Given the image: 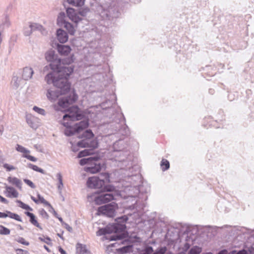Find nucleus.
Here are the masks:
<instances>
[{
    "instance_id": "ea45409f",
    "label": "nucleus",
    "mask_w": 254,
    "mask_h": 254,
    "mask_svg": "<svg viewBox=\"0 0 254 254\" xmlns=\"http://www.w3.org/2000/svg\"><path fill=\"white\" fill-rule=\"evenodd\" d=\"M76 133L77 132H75L73 126L72 127H70L69 128L66 129L64 131V134L67 136H72Z\"/></svg>"
},
{
    "instance_id": "e2e57ef3",
    "label": "nucleus",
    "mask_w": 254,
    "mask_h": 254,
    "mask_svg": "<svg viewBox=\"0 0 254 254\" xmlns=\"http://www.w3.org/2000/svg\"><path fill=\"white\" fill-rule=\"evenodd\" d=\"M50 207L49 211L53 213L54 215L56 217H58V213L55 210L54 208L53 207V206L51 205V206H49Z\"/></svg>"
},
{
    "instance_id": "09e8293b",
    "label": "nucleus",
    "mask_w": 254,
    "mask_h": 254,
    "mask_svg": "<svg viewBox=\"0 0 254 254\" xmlns=\"http://www.w3.org/2000/svg\"><path fill=\"white\" fill-rule=\"evenodd\" d=\"M24 182L29 186L32 189H35L36 188V186L35 184L30 180L27 179H24L23 180Z\"/></svg>"
},
{
    "instance_id": "cd10ccee",
    "label": "nucleus",
    "mask_w": 254,
    "mask_h": 254,
    "mask_svg": "<svg viewBox=\"0 0 254 254\" xmlns=\"http://www.w3.org/2000/svg\"><path fill=\"white\" fill-rule=\"evenodd\" d=\"M93 152L92 149H85L79 152L77 155V157L80 158L86 156H89L92 154Z\"/></svg>"
},
{
    "instance_id": "3c124183",
    "label": "nucleus",
    "mask_w": 254,
    "mask_h": 254,
    "mask_svg": "<svg viewBox=\"0 0 254 254\" xmlns=\"http://www.w3.org/2000/svg\"><path fill=\"white\" fill-rule=\"evenodd\" d=\"M217 254H237L236 250H233L230 253L228 252L226 249H223L219 251Z\"/></svg>"
},
{
    "instance_id": "4468645a",
    "label": "nucleus",
    "mask_w": 254,
    "mask_h": 254,
    "mask_svg": "<svg viewBox=\"0 0 254 254\" xmlns=\"http://www.w3.org/2000/svg\"><path fill=\"white\" fill-rule=\"evenodd\" d=\"M57 37L61 43H65L68 38L67 33L62 29H58L57 30Z\"/></svg>"
},
{
    "instance_id": "4c0bfd02",
    "label": "nucleus",
    "mask_w": 254,
    "mask_h": 254,
    "mask_svg": "<svg viewBox=\"0 0 254 254\" xmlns=\"http://www.w3.org/2000/svg\"><path fill=\"white\" fill-rule=\"evenodd\" d=\"M202 251V249L198 246H193L190 249L188 254H199Z\"/></svg>"
},
{
    "instance_id": "052dcab7",
    "label": "nucleus",
    "mask_w": 254,
    "mask_h": 254,
    "mask_svg": "<svg viewBox=\"0 0 254 254\" xmlns=\"http://www.w3.org/2000/svg\"><path fill=\"white\" fill-rule=\"evenodd\" d=\"M16 202H17V203L19 204V206L20 207H21V208L22 209H24L25 206H26V204L24 203V202H23L22 201L20 200H18L17 199L16 200Z\"/></svg>"
},
{
    "instance_id": "9b49d317",
    "label": "nucleus",
    "mask_w": 254,
    "mask_h": 254,
    "mask_svg": "<svg viewBox=\"0 0 254 254\" xmlns=\"http://www.w3.org/2000/svg\"><path fill=\"white\" fill-rule=\"evenodd\" d=\"M89 126L88 120H84L75 124L73 126L75 132L79 133L83 129L87 128Z\"/></svg>"
},
{
    "instance_id": "0e129e2a",
    "label": "nucleus",
    "mask_w": 254,
    "mask_h": 254,
    "mask_svg": "<svg viewBox=\"0 0 254 254\" xmlns=\"http://www.w3.org/2000/svg\"><path fill=\"white\" fill-rule=\"evenodd\" d=\"M0 201L3 203H5V204H7L8 203V201L6 198L2 197L0 195Z\"/></svg>"
},
{
    "instance_id": "13d9d810",
    "label": "nucleus",
    "mask_w": 254,
    "mask_h": 254,
    "mask_svg": "<svg viewBox=\"0 0 254 254\" xmlns=\"http://www.w3.org/2000/svg\"><path fill=\"white\" fill-rule=\"evenodd\" d=\"M15 252L16 254H30L28 251L21 249H15Z\"/></svg>"
},
{
    "instance_id": "f3484780",
    "label": "nucleus",
    "mask_w": 254,
    "mask_h": 254,
    "mask_svg": "<svg viewBox=\"0 0 254 254\" xmlns=\"http://www.w3.org/2000/svg\"><path fill=\"white\" fill-rule=\"evenodd\" d=\"M5 193L6 194V196L9 198H16L18 196V192L17 191L12 187L10 186H5Z\"/></svg>"
},
{
    "instance_id": "a211bd4d",
    "label": "nucleus",
    "mask_w": 254,
    "mask_h": 254,
    "mask_svg": "<svg viewBox=\"0 0 254 254\" xmlns=\"http://www.w3.org/2000/svg\"><path fill=\"white\" fill-rule=\"evenodd\" d=\"M34 73L32 68L29 67H25L23 69L22 77L23 79L28 80L30 79Z\"/></svg>"
},
{
    "instance_id": "f704fd0d",
    "label": "nucleus",
    "mask_w": 254,
    "mask_h": 254,
    "mask_svg": "<svg viewBox=\"0 0 254 254\" xmlns=\"http://www.w3.org/2000/svg\"><path fill=\"white\" fill-rule=\"evenodd\" d=\"M161 167L162 170L164 171L169 169L170 168L169 162L165 159H163L160 163Z\"/></svg>"
},
{
    "instance_id": "7ed1b4c3",
    "label": "nucleus",
    "mask_w": 254,
    "mask_h": 254,
    "mask_svg": "<svg viewBox=\"0 0 254 254\" xmlns=\"http://www.w3.org/2000/svg\"><path fill=\"white\" fill-rule=\"evenodd\" d=\"M110 175L108 173H101L99 176H93L88 178L87 181V186L91 189H102L106 183H109Z\"/></svg>"
},
{
    "instance_id": "412c9836",
    "label": "nucleus",
    "mask_w": 254,
    "mask_h": 254,
    "mask_svg": "<svg viewBox=\"0 0 254 254\" xmlns=\"http://www.w3.org/2000/svg\"><path fill=\"white\" fill-rule=\"evenodd\" d=\"M113 148L115 152L123 151L126 148V144L123 140H119L114 143Z\"/></svg>"
},
{
    "instance_id": "473e14b6",
    "label": "nucleus",
    "mask_w": 254,
    "mask_h": 254,
    "mask_svg": "<svg viewBox=\"0 0 254 254\" xmlns=\"http://www.w3.org/2000/svg\"><path fill=\"white\" fill-rule=\"evenodd\" d=\"M98 147V142L96 139H93L89 142L88 141V148H89V149H92V151L93 150L97 148Z\"/></svg>"
},
{
    "instance_id": "603ef678",
    "label": "nucleus",
    "mask_w": 254,
    "mask_h": 254,
    "mask_svg": "<svg viewBox=\"0 0 254 254\" xmlns=\"http://www.w3.org/2000/svg\"><path fill=\"white\" fill-rule=\"evenodd\" d=\"M39 214L42 216V217L48 219L49 218V215L47 212L43 209L42 208L39 210Z\"/></svg>"
},
{
    "instance_id": "6e6d98bb",
    "label": "nucleus",
    "mask_w": 254,
    "mask_h": 254,
    "mask_svg": "<svg viewBox=\"0 0 254 254\" xmlns=\"http://www.w3.org/2000/svg\"><path fill=\"white\" fill-rule=\"evenodd\" d=\"M23 157L27 158V159L32 161V162H36L37 161V159L35 157L28 155V154H23Z\"/></svg>"
},
{
    "instance_id": "f03ea898",
    "label": "nucleus",
    "mask_w": 254,
    "mask_h": 254,
    "mask_svg": "<svg viewBox=\"0 0 254 254\" xmlns=\"http://www.w3.org/2000/svg\"><path fill=\"white\" fill-rule=\"evenodd\" d=\"M100 192L97 191L98 195L95 197V202L96 204L107 203L115 199L116 192L114 186L107 185L103 188L100 189Z\"/></svg>"
},
{
    "instance_id": "a878e982",
    "label": "nucleus",
    "mask_w": 254,
    "mask_h": 254,
    "mask_svg": "<svg viewBox=\"0 0 254 254\" xmlns=\"http://www.w3.org/2000/svg\"><path fill=\"white\" fill-rule=\"evenodd\" d=\"M29 28H30L33 32L35 31H42L43 29V27L42 25L37 23H29Z\"/></svg>"
},
{
    "instance_id": "680f3d73",
    "label": "nucleus",
    "mask_w": 254,
    "mask_h": 254,
    "mask_svg": "<svg viewBox=\"0 0 254 254\" xmlns=\"http://www.w3.org/2000/svg\"><path fill=\"white\" fill-rule=\"evenodd\" d=\"M64 226V227L69 232H71L72 231V228L71 227H70L68 224L64 223L63 225Z\"/></svg>"
},
{
    "instance_id": "c756f323",
    "label": "nucleus",
    "mask_w": 254,
    "mask_h": 254,
    "mask_svg": "<svg viewBox=\"0 0 254 254\" xmlns=\"http://www.w3.org/2000/svg\"><path fill=\"white\" fill-rule=\"evenodd\" d=\"M67 1L70 4L79 7L84 4L85 0H67Z\"/></svg>"
},
{
    "instance_id": "c03bdc74",
    "label": "nucleus",
    "mask_w": 254,
    "mask_h": 254,
    "mask_svg": "<svg viewBox=\"0 0 254 254\" xmlns=\"http://www.w3.org/2000/svg\"><path fill=\"white\" fill-rule=\"evenodd\" d=\"M77 145L81 148H88V141L84 139L81 140L77 142Z\"/></svg>"
},
{
    "instance_id": "f8f14e48",
    "label": "nucleus",
    "mask_w": 254,
    "mask_h": 254,
    "mask_svg": "<svg viewBox=\"0 0 254 254\" xmlns=\"http://www.w3.org/2000/svg\"><path fill=\"white\" fill-rule=\"evenodd\" d=\"M57 49L61 56H67L70 52L71 49L69 46L57 44Z\"/></svg>"
},
{
    "instance_id": "bb28decb",
    "label": "nucleus",
    "mask_w": 254,
    "mask_h": 254,
    "mask_svg": "<svg viewBox=\"0 0 254 254\" xmlns=\"http://www.w3.org/2000/svg\"><path fill=\"white\" fill-rule=\"evenodd\" d=\"M65 15L63 12L59 13L57 18V23L60 26H63L65 23L67 22L65 20Z\"/></svg>"
},
{
    "instance_id": "5701e85b",
    "label": "nucleus",
    "mask_w": 254,
    "mask_h": 254,
    "mask_svg": "<svg viewBox=\"0 0 254 254\" xmlns=\"http://www.w3.org/2000/svg\"><path fill=\"white\" fill-rule=\"evenodd\" d=\"M132 251V246L127 245L116 249L117 254H126Z\"/></svg>"
},
{
    "instance_id": "72a5a7b5",
    "label": "nucleus",
    "mask_w": 254,
    "mask_h": 254,
    "mask_svg": "<svg viewBox=\"0 0 254 254\" xmlns=\"http://www.w3.org/2000/svg\"><path fill=\"white\" fill-rule=\"evenodd\" d=\"M6 212L8 213V217H10V218L13 219L19 222L22 221L21 217L17 214L11 212L8 210H6Z\"/></svg>"
},
{
    "instance_id": "774afa93",
    "label": "nucleus",
    "mask_w": 254,
    "mask_h": 254,
    "mask_svg": "<svg viewBox=\"0 0 254 254\" xmlns=\"http://www.w3.org/2000/svg\"><path fill=\"white\" fill-rule=\"evenodd\" d=\"M59 251L61 254H67L66 252L61 247L59 248Z\"/></svg>"
},
{
    "instance_id": "5fc2aeb1",
    "label": "nucleus",
    "mask_w": 254,
    "mask_h": 254,
    "mask_svg": "<svg viewBox=\"0 0 254 254\" xmlns=\"http://www.w3.org/2000/svg\"><path fill=\"white\" fill-rule=\"evenodd\" d=\"M39 239L41 241L45 242L47 245H50L51 244V243L50 242L51 241V239L50 237H49L48 236L46 237L45 238H43L40 237H39Z\"/></svg>"
},
{
    "instance_id": "0eeeda50",
    "label": "nucleus",
    "mask_w": 254,
    "mask_h": 254,
    "mask_svg": "<svg viewBox=\"0 0 254 254\" xmlns=\"http://www.w3.org/2000/svg\"><path fill=\"white\" fill-rule=\"evenodd\" d=\"M118 208V204L115 202H112L99 207L97 209V214L99 215L113 217L116 214V210Z\"/></svg>"
},
{
    "instance_id": "1a4fd4ad",
    "label": "nucleus",
    "mask_w": 254,
    "mask_h": 254,
    "mask_svg": "<svg viewBox=\"0 0 254 254\" xmlns=\"http://www.w3.org/2000/svg\"><path fill=\"white\" fill-rule=\"evenodd\" d=\"M66 14L68 17L74 23L77 24L79 21L82 20V18L78 15L77 11L71 7H67L66 8Z\"/></svg>"
},
{
    "instance_id": "8fccbe9b",
    "label": "nucleus",
    "mask_w": 254,
    "mask_h": 254,
    "mask_svg": "<svg viewBox=\"0 0 254 254\" xmlns=\"http://www.w3.org/2000/svg\"><path fill=\"white\" fill-rule=\"evenodd\" d=\"M3 167L5 168L7 171H11L12 170H15V167L13 166L10 165L7 163H4L3 165Z\"/></svg>"
},
{
    "instance_id": "393cba45",
    "label": "nucleus",
    "mask_w": 254,
    "mask_h": 254,
    "mask_svg": "<svg viewBox=\"0 0 254 254\" xmlns=\"http://www.w3.org/2000/svg\"><path fill=\"white\" fill-rule=\"evenodd\" d=\"M76 251L79 254H88L90 253V252L86 249V245L80 243L77 244Z\"/></svg>"
},
{
    "instance_id": "37998d69",
    "label": "nucleus",
    "mask_w": 254,
    "mask_h": 254,
    "mask_svg": "<svg viewBox=\"0 0 254 254\" xmlns=\"http://www.w3.org/2000/svg\"><path fill=\"white\" fill-rule=\"evenodd\" d=\"M57 179L59 181V185L58 186V188L59 190H62V188L63 187V179H62V176L61 173H58L57 174Z\"/></svg>"
},
{
    "instance_id": "2eb2a0df",
    "label": "nucleus",
    "mask_w": 254,
    "mask_h": 254,
    "mask_svg": "<svg viewBox=\"0 0 254 254\" xmlns=\"http://www.w3.org/2000/svg\"><path fill=\"white\" fill-rule=\"evenodd\" d=\"M117 152L118 154L115 155L116 161L121 162H124L127 161L128 156L129 155V152L128 151L123 150Z\"/></svg>"
},
{
    "instance_id": "a18cd8bd",
    "label": "nucleus",
    "mask_w": 254,
    "mask_h": 254,
    "mask_svg": "<svg viewBox=\"0 0 254 254\" xmlns=\"http://www.w3.org/2000/svg\"><path fill=\"white\" fill-rule=\"evenodd\" d=\"M15 240L18 242L19 243H20L21 244H23L25 246H28L29 245V243L28 242H27L25 240V239L20 237H18L17 239H15Z\"/></svg>"
},
{
    "instance_id": "6ab92c4d",
    "label": "nucleus",
    "mask_w": 254,
    "mask_h": 254,
    "mask_svg": "<svg viewBox=\"0 0 254 254\" xmlns=\"http://www.w3.org/2000/svg\"><path fill=\"white\" fill-rule=\"evenodd\" d=\"M7 180L10 184L15 186L18 189L21 190L22 183L20 179L15 177H8Z\"/></svg>"
},
{
    "instance_id": "aec40b11",
    "label": "nucleus",
    "mask_w": 254,
    "mask_h": 254,
    "mask_svg": "<svg viewBox=\"0 0 254 254\" xmlns=\"http://www.w3.org/2000/svg\"><path fill=\"white\" fill-rule=\"evenodd\" d=\"M25 214H26V216H27L28 217H29V218H30L29 221L32 224H33L34 226L38 227V228H39L41 230L42 229V228L41 227V226L40 225V224L38 222L35 215L33 213H31L29 211H26L25 212Z\"/></svg>"
},
{
    "instance_id": "20e7f679",
    "label": "nucleus",
    "mask_w": 254,
    "mask_h": 254,
    "mask_svg": "<svg viewBox=\"0 0 254 254\" xmlns=\"http://www.w3.org/2000/svg\"><path fill=\"white\" fill-rule=\"evenodd\" d=\"M99 15L103 20H112L119 17L120 12L116 6H110L105 8L102 6L99 7Z\"/></svg>"
},
{
    "instance_id": "4d7b16f0",
    "label": "nucleus",
    "mask_w": 254,
    "mask_h": 254,
    "mask_svg": "<svg viewBox=\"0 0 254 254\" xmlns=\"http://www.w3.org/2000/svg\"><path fill=\"white\" fill-rule=\"evenodd\" d=\"M38 200H39V203L40 202L41 203L44 204L46 206H51V204L48 201L46 200L43 196L41 197Z\"/></svg>"
},
{
    "instance_id": "79ce46f5",
    "label": "nucleus",
    "mask_w": 254,
    "mask_h": 254,
    "mask_svg": "<svg viewBox=\"0 0 254 254\" xmlns=\"http://www.w3.org/2000/svg\"><path fill=\"white\" fill-rule=\"evenodd\" d=\"M16 150L18 152L24 153V154H25V153L30 152L29 150L26 149L25 147L19 144L16 145Z\"/></svg>"
},
{
    "instance_id": "ddd939ff",
    "label": "nucleus",
    "mask_w": 254,
    "mask_h": 254,
    "mask_svg": "<svg viewBox=\"0 0 254 254\" xmlns=\"http://www.w3.org/2000/svg\"><path fill=\"white\" fill-rule=\"evenodd\" d=\"M100 159V157L98 155L96 154L93 156L81 159L79 160V164L81 166H84L85 165H89L90 163H92L93 161H99Z\"/></svg>"
},
{
    "instance_id": "49530a36",
    "label": "nucleus",
    "mask_w": 254,
    "mask_h": 254,
    "mask_svg": "<svg viewBox=\"0 0 254 254\" xmlns=\"http://www.w3.org/2000/svg\"><path fill=\"white\" fill-rule=\"evenodd\" d=\"M167 251L166 247H160L153 254H165Z\"/></svg>"
},
{
    "instance_id": "69168bd1",
    "label": "nucleus",
    "mask_w": 254,
    "mask_h": 254,
    "mask_svg": "<svg viewBox=\"0 0 254 254\" xmlns=\"http://www.w3.org/2000/svg\"><path fill=\"white\" fill-rule=\"evenodd\" d=\"M248 254H254V247H251L248 250Z\"/></svg>"
},
{
    "instance_id": "7c9ffc66",
    "label": "nucleus",
    "mask_w": 254,
    "mask_h": 254,
    "mask_svg": "<svg viewBox=\"0 0 254 254\" xmlns=\"http://www.w3.org/2000/svg\"><path fill=\"white\" fill-rule=\"evenodd\" d=\"M68 32L70 35H73L75 33V29L72 24L70 23L67 22L63 25Z\"/></svg>"
},
{
    "instance_id": "58836bf2",
    "label": "nucleus",
    "mask_w": 254,
    "mask_h": 254,
    "mask_svg": "<svg viewBox=\"0 0 254 254\" xmlns=\"http://www.w3.org/2000/svg\"><path fill=\"white\" fill-rule=\"evenodd\" d=\"M128 218L127 215H123L120 217H117L115 219L116 222L118 223H123L125 224V223L128 220Z\"/></svg>"
},
{
    "instance_id": "de8ad7c7",
    "label": "nucleus",
    "mask_w": 254,
    "mask_h": 254,
    "mask_svg": "<svg viewBox=\"0 0 254 254\" xmlns=\"http://www.w3.org/2000/svg\"><path fill=\"white\" fill-rule=\"evenodd\" d=\"M33 110L38 113V114L45 115V111L42 108H40L37 106H34L33 108Z\"/></svg>"
},
{
    "instance_id": "39448f33",
    "label": "nucleus",
    "mask_w": 254,
    "mask_h": 254,
    "mask_svg": "<svg viewBox=\"0 0 254 254\" xmlns=\"http://www.w3.org/2000/svg\"><path fill=\"white\" fill-rule=\"evenodd\" d=\"M112 232L114 234L111 236H106L105 238L109 241L122 240L124 238L122 234H119L118 233L123 232L125 231L126 226L125 224L118 223L116 222L110 225Z\"/></svg>"
},
{
    "instance_id": "338daca9",
    "label": "nucleus",
    "mask_w": 254,
    "mask_h": 254,
    "mask_svg": "<svg viewBox=\"0 0 254 254\" xmlns=\"http://www.w3.org/2000/svg\"><path fill=\"white\" fill-rule=\"evenodd\" d=\"M237 254H248V252L247 250H242L239 251V252H237Z\"/></svg>"
},
{
    "instance_id": "f257e3e1",
    "label": "nucleus",
    "mask_w": 254,
    "mask_h": 254,
    "mask_svg": "<svg viewBox=\"0 0 254 254\" xmlns=\"http://www.w3.org/2000/svg\"><path fill=\"white\" fill-rule=\"evenodd\" d=\"M45 57L52 70L46 75L45 80L48 84H53L57 88L55 90L48 89L47 96L49 100L55 101L60 96L70 91L71 83L68 78L73 72L74 66H62V59L52 49L45 53Z\"/></svg>"
},
{
    "instance_id": "c85d7f7f",
    "label": "nucleus",
    "mask_w": 254,
    "mask_h": 254,
    "mask_svg": "<svg viewBox=\"0 0 254 254\" xmlns=\"http://www.w3.org/2000/svg\"><path fill=\"white\" fill-rule=\"evenodd\" d=\"M20 81L21 79L18 76H13L11 80V84L13 88L17 89L20 85Z\"/></svg>"
},
{
    "instance_id": "dca6fc26",
    "label": "nucleus",
    "mask_w": 254,
    "mask_h": 254,
    "mask_svg": "<svg viewBox=\"0 0 254 254\" xmlns=\"http://www.w3.org/2000/svg\"><path fill=\"white\" fill-rule=\"evenodd\" d=\"M11 9H12V5L9 4L7 7L6 9L4 14V16H5L4 20L3 21L2 24L1 25H0V27L1 26L2 27V31H3L4 27L5 26L6 27H8L11 24V23H10V20L9 18L8 12L9 11H10Z\"/></svg>"
},
{
    "instance_id": "864d4df0",
    "label": "nucleus",
    "mask_w": 254,
    "mask_h": 254,
    "mask_svg": "<svg viewBox=\"0 0 254 254\" xmlns=\"http://www.w3.org/2000/svg\"><path fill=\"white\" fill-rule=\"evenodd\" d=\"M32 33V31L29 27L24 28L23 34L25 36H29Z\"/></svg>"
},
{
    "instance_id": "c9c22d12",
    "label": "nucleus",
    "mask_w": 254,
    "mask_h": 254,
    "mask_svg": "<svg viewBox=\"0 0 254 254\" xmlns=\"http://www.w3.org/2000/svg\"><path fill=\"white\" fill-rule=\"evenodd\" d=\"M89 12L90 9L87 7L81 8L77 11L78 15H80L83 17L86 16Z\"/></svg>"
},
{
    "instance_id": "6e6552de",
    "label": "nucleus",
    "mask_w": 254,
    "mask_h": 254,
    "mask_svg": "<svg viewBox=\"0 0 254 254\" xmlns=\"http://www.w3.org/2000/svg\"><path fill=\"white\" fill-rule=\"evenodd\" d=\"M78 95L74 89L67 96L62 98L59 100L58 105L62 108L68 107L69 105L75 103L78 99Z\"/></svg>"
},
{
    "instance_id": "b1692460",
    "label": "nucleus",
    "mask_w": 254,
    "mask_h": 254,
    "mask_svg": "<svg viewBox=\"0 0 254 254\" xmlns=\"http://www.w3.org/2000/svg\"><path fill=\"white\" fill-rule=\"evenodd\" d=\"M75 59V58L73 54L69 57L62 59V66H69V65L73 63Z\"/></svg>"
},
{
    "instance_id": "bf43d9fd",
    "label": "nucleus",
    "mask_w": 254,
    "mask_h": 254,
    "mask_svg": "<svg viewBox=\"0 0 254 254\" xmlns=\"http://www.w3.org/2000/svg\"><path fill=\"white\" fill-rule=\"evenodd\" d=\"M28 166L29 167V168L32 169V170H33L35 171L38 172L39 170V167H38L37 166H36L35 165H33L31 163H29L28 164Z\"/></svg>"
},
{
    "instance_id": "a19ab883",
    "label": "nucleus",
    "mask_w": 254,
    "mask_h": 254,
    "mask_svg": "<svg viewBox=\"0 0 254 254\" xmlns=\"http://www.w3.org/2000/svg\"><path fill=\"white\" fill-rule=\"evenodd\" d=\"M10 231L7 228L0 225V234L2 235H7L10 234Z\"/></svg>"
},
{
    "instance_id": "4be33fe9",
    "label": "nucleus",
    "mask_w": 254,
    "mask_h": 254,
    "mask_svg": "<svg viewBox=\"0 0 254 254\" xmlns=\"http://www.w3.org/2000/svg\"><path fill=\"white\" fill-rule=\"evenodd\" d=\"M112 233V232L111 226L110 225H109L106 226L105 227L99 228V230L96 232V235L101 236Z\"/></svg>"
},
{
    "instance_id": "9d476101",
    "label": "nucleus",
    "mask_w": 254,
    "mask_h": 254,
    "mask_svg": "<svg viewBox=\"0 0 254 254\" xmlns=\"http://www.w3.org/2000/svg\"><path fill=\"white\" fill-rule=\"evenodd\" d=\"M98 161H93L92 163H91L89 166L85 168V171L92 174L99 172L101 170L102 166Z\"/></svg>"
},
{
    "instance_id": "423d86ee",
    "label": "nucleus",
    "mask_w": 254,
    "mask_h": 254,
    "mask_svg": "<svg viewBox=\"0 0 254 254\" xmlns=\"http://www.w3.org/2000/svg\"><path fill=\"white\" fill-rule=\"evenodd\" d=\"M68 114L63 116V120L68 118L71 121H79L84 118L85 115L77 105L72 106L67 109Z\"/></svg>"
},
{
    "instance_id": "2f4dec72",
    "label": "nucleus",
    "mask_w": 254,
    "mask_h": 254,
    "mask_svg": "<svg viewBox=\"0 0 254 254\" xmlns=\"http://www.w3.org/2000/svg\"><path fill=\"white\" fill-rule=\"evenodd\" d=\"M153 252V248L151 246L148 245H145L142 250L140 252L141 254H150Z\"/></svg>"
},
{
    "instance_id": "e433bc0d",
    "label": "nucleus",
    "mask_w": 254,
    "mask_h": 254,
    "mask_svg": "<svg viewBox=\"0 0 254 254\" xmlns=\"http://www.w3.org/2000/svg\"><path fill=\"white\" fill-rule=\"evenodd\" d=\"M94 133L90 129L86 130L82 134V137L90 139L94 136Z\"/></svg>"
}]
</instances>
